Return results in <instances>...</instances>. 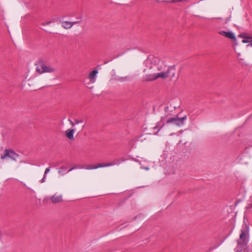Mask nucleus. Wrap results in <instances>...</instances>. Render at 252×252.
<instances>
[{"instance_id": "obj_1", "label": "nucleus", "mask_w": 252, "mask_h": 252, "mask_svg": "<svg viewBox=\"0 0 252 252\" xmlns=\"http://www.w3.org/2000/svg\"><path fill=\"white\" fill-rule=\"evenodd\" d=\"M144 63L146 68L143 70L145 73L144 78L148 81H154L159 78L166 79L168 77L170 72L174 70L159 58L153 56L149 57Z\"/></svg>"}, {"instance_id": "obj_2", "label": "nucleus", "mask_w": 252, "mask_h": 252, "mask_svg": "<svg viewBox=\"0 0 252 252\" xmlns=\"http://www.w3.org/2000/svg\"><path fill=\"white\" fill-rule=\"evenodd\" d=\"M249 242V227L245 225L241 229L240 238L237 240V245L235 249V252H242L243 249L247 246Z\"/></svg>"}, {"instance_id": "obj_3", "label": "nucleus", "mask_w": 252, "mask_h": 252, "mask_svg": "<svg viewBox=\"0 0 252 252\" xmlns=\"http://www.w3.org/2000/svg\"><path fill=\"white\" fill-rule=\"evenodd\" d=\"M36 71L39 74L44 73H52L56 71L55 68L51 65H46L43 61H39L35 64Z\"/></svg>"}, {"instance_id": "obj_4", "label": "nucleus", "mask_w": 252, "mask_h": 252, "mask_svg": "<svg viewBox=\"0 0 252 252\" xmlns=\"http://www.w3.org/2000/svg\"><path fill=\"white\" fill-rule=\"evenodd\" d=\"M121 161L118 159H116L112 162L106 163H99L96 165L87 164L86 165H81L80 168L85 169L87 170L95 169L98 168L111 166L115 165H119Z\"/></svg>"}, {"instance_id": "obj_5", "label": "nucleus", "mask_w": 252, "mask_h": 252, "mask_svg": "<svg viewBox=\"0 0 252 252\" xmlns=\"http://www.w3.org/2000/svg\"><path fill=\"white\" fill-rule=\"evenodd\" d=\"M187 119V116H185L182 118L172 117L168 119L166 121V124H173L174 125L178 126H182L184 124V121Z\"/></svg>"}, {"instance_id": "obj_6", "label": "nucleus", "mask_w": 252, "mask_h": 252, "mask_svg": "<svg viewBox=\"0 0 252 252\" xmlns=\"http://www.w3.org/2000/svg\"><path fill=\"white\" fill-rule=\"evenodd\" d=\"M16 156V153L11 149H5L4 153L0 156L1 159H11L14 160Z\"/></svg>"}, {"instance_id": "obj_7", "label": "nucleus", "mask_w": 252, "mask_h": 252, "mask_svg": "<svg viewBox=\"0 0 252 252\" xmlns=\"http://www.w3.org/2000/svg\"><path fill=\"white\" fill-rule=\"evenodd\" d=\"M219 33L223 36H224L225 37L232 39L233 41L236 40V37L234 34L233 32H226L224 31H220L219 32Z\"/></svg>"}, {"instance_id": "obj_8", "label": "nucleus", "mask_w": 252, "mask_h": 252, "mask_svg": "<svg viewBox=\"0 0 252 252\" xmlns=\"http://www.w3.org/2000/svg\"><path fill=\"white\" fill-rule=\"evenodd\" d=\"M240 37L244 38L242 40V42L244 43H252V37L247 36L245 34H241L239 35Z\"/></svg>"}, {"instance_id": "obj_9", "label": "nucleus", "mask_w": 252, "mask_h": 252, "mask_svg": "<svg viewBox=\"0 0 252 252\" xmlns=\"http://www.w3.org/2000/svg\"><path fill=\"white\" fill-rule=\"evenodd\" d=\"M51 200L53 203L56 204L58 203H60L63 201L62 196L60 195H53L51 198Z\"/></svg>"}, {"instance_id": "obj_10", "label": "nucleus", "mask_w": 252, "mask_h": 252, "mask_svg": "<svg viewBox=\"0 0 252 252\" xmlns=\"http://www.w3.org/2000/svg\"><path fill=\"white\" fill-rule=\"evenodd\" d=\"M74 129H68L66 131V136L70 140H74Z\"/></svg>"}, {"instance_id": "obj_11", "label": "nucleus", "mask_w": 252, "mask_h": 252, "mask_svg": "<svg viewBox=\"0 0 252 252\" xmlns=\"http://www.w3.org/2000/svg\"><path fill=\"white\" fill-rule=\"evenodd\" d=\"M97 73L98 71L96 69L93 70L90 73L89 77L92 82L94 83L95 81V78Z\"/></svg>"}, {"instance_id": "obj_12", "label": "nucleus", "mask_w": 252, "mask_h": 252, "mask_svg": "<svg viewBox=\"0 0 252 252\" xmlns=\"http://www.w3.org/2000/svg\"><path fill=\"white\" fill-rule=\"evenodd\" d=\"M62 26L64 29H68L73 26V23L69 21H64L62 23Z\"/></svg>"}, {"instance_id": "obj_13", "label": "nucleus", "mask_w": 252, "mask_h": 252, "mask_svg": "<svg viewBox=\"0 0 252 252\" xmlns=\"http://www.w3.org/2000/svg\"><path fill=\"white\" fill-rule=\"evenodd\" d=\"M66 170L67 167L65 166H62L58 169V173L60 175H63L67 172Z\"/></svg>"}, {"instance_id": "obj_14", "label": "nucleus", "mask_w": 252, "mask_h": 252, "mask_svg": "<svg viewBox=\"0 0 252 252\" xmlns=\"http://www.w3.org/2000/svg\"><path fill=\"white\" fill-rule=\"evenodd\" d=\"M246 208L248 209L252 208V196L250 197L249 202L248 204V205Z\"/></svg>"}, {"instance_id": "obj_15", "label": "nucleus", "mask_w": 252, "mask_h": 252, "mask_svg": "<svg viewBox=\"0 0 252 252\" xmlns=\"http://www.w3.org/2000/svg\"><path fill=\"white\" fill-rule=\"evenodd\" d=\"M74 122H75V124L77 125L80 123H82L84 122L83 119H74Z\"/></svg>"}, {"instance_id": "obj_16", "label": "nucleus", "mask_w": 252, "mask_h": 252, "mask_svg": "<svg viewBox=\"0 0 252 252\" xmlns=\"http://www.w3.org/2000/svg\"><path fill=\"white\" fill-rule=\"evenodd\" d=\"M81 165H75L74 166H73L72 167L70 168L68 171L67 172H69L71 171H72V170L74 169H76V168H80V167Z\"/></svg>"}, {"instance_id": "obj_17", "label": "nucleus", "mask_w": 252, "mask_h": 252, "mask_svg": "<svg viewBox=\"0 0 252 252\" xmlns=\"http://www.w3.org/2000/svg\"><path fill=\"white\" fill-rule=\"evenodd\" d=\"M50 171V167H47L45 170V172H44V175H45L46 176L47 174Z\"/></svg>"}, {"instance_id": "obj_18", "label": "nucleus", "mask_w": 252, "mask_h": 252, "mask_svg": "<svg viewBox=\"0 0 252 252\" xmlns=\"http://www.w3.org/2000/svg\"><path fill=\"white\" fill-rule=\"evenodd\" d=\"M53 22H54V21H48V22H45V23H42V25L43 26H46V25H49V24H51Z\"/></svg>"}, {"instance_id": "obj_19", "label": "nucleus", "mask_w": 252, "mask_h": 252, "mask_svg": "<svg viewBox=\"0 0 252 252\" xmlns=\"http://www.w3.org/2000/svg\"><path fill=\"white\" fill-rule=\"evenodd\" d=\"M68 121L70 122V124L72 126H74L75 125H76L75 122L74 121L73 122L72 121L70 120V119H68Z\"/></svg>"}, {"instance_id": "obj_20", "label": "nucleus", "mask_w": 252, "mask_h": 252, "mask_svg": "<svg viewBox=\"0 0 252 252\" xmlns=\"http://www.w3.org/2000/svg\"><path fill=\"white\" fill-rule=\"evenodd\" d=\"M46 178V176L45 175H44L42 179L40 180V182L41 183H44L45 181Z\"/></svg>"}, {"instance_id": "obj_21", "label": "nucleus", "mask_w": 252, "mask_h": 252, "mask_svg": "<svg viewBox=\"0 0 252 252\" xmlns=\"http://www.w3.org/2000/svg\"><path fill=\"white\" fill-rule=\"evenodd\" d=\"M230 17L226 18V21H225V23H227L230 20Z\"/></svg>"}, {"instance_id": "obj_22", "label": "nucleus", "mask_w": 252, "mask_h": 252, "mask_svg": "<svg viewBox=\"0 0 252 252\" xmlns=\"http://www.w3.org/2000/svg\"><path fill=\"white\" fill-rule=\"evenodd\" d=\"M78 23H79V21H75V22H72V23H73V25L74 24H77Z\"/></svg>"}, {"instance_id": "obj_23", "label": "nucleus", "mask_w": 252, "mask_h": 252, "mask_svg": "<svg viewBox=\"0 0 252 252\" xmlns=\"http://www.w3.org/2000/svg\"><path fill=\"white\" fill-rule=\"evenodd\" d=\"M159 125H157L155 127H154V129H158V126H159Z\"/></svg>"}, {"instance_id": "obj_24", "label": "nucleus", "mask_w": 252, "mask_h": 252, "mask_svg": "<svg viewBox=\"0 0 252 252\" xmlns=\"http://www.w3.org/2000/svg\"><path fill=\"white\" fill-rule=\"evenodd\" d=\"M168 106H167V107H166L165 108V111H168Z\"/></svg>"}, {"instance_id": "obj_25", "label": "nucleus", "mask_w": 252, "mask_h": 252, "mask_svg": "<svg viewBox=\"0 0 252 252\" xmlns=\"http://www.w3.org/2000/svg\"><path fill=\"white\" fill-rule=\"evenodd\" d=\"M164 126V124H162V126H160V128H159V129H158V131H159V130L162 128V127H163Z\"/></svg>"}, {"instance_id": "obj_26", "label": "nucleus", "mask_w": 252, "mask_h": 252, "mask_svg": "<svg viewBox=\"0 0 252 252\" xmlns=\"http://www.w3.org/2000/svg\"><path fill=\"white\" fill-rule=\"evenodd\" d=\"M165 119V117H162L161 118V121H164Z\"/></svg>"}, {"instance_id": "obj_27", "label": "nucleus", "mask_w": 252, "mask_h": 252, "mask_svg": "<svg viewBox=\"0 0 252 252\" xmlns=\"http://www.w3.org/2000/svg\"><path fill=\"white\" fill-rule=\"evenodd\" d=\"M144 169H146V170H148L149 169V167H144Z\"/></svg>"}, {"instance_id": "obj_28", "label": "nucleus", "mask_w": 252, "mask_h": 252, "mask_svg": "<svg viewBox=\"0 0 252 252\" xmlns=\"http://www.w3.org/2000/svg\"><path fill=\"white\" fill-rule=\"evenodd\" d=\"M175 75V72H173V74H172V76H174Z\"/></svg>"}, {"instance_id": "obj_29", "label": "nucleus", "mask_w": 252, "mask_h": 252, "mask_svg": "<svg viewBox=\"0 0 252 252\" xmlns=\"http://www.w3.org/2000/svg\"><path fill=\"white\" fill-rule=\"evenodd\" d=\"M217 19H221V20L222 19L221 18H217Z\"/></svg>"}, {"instance_id": "obj_30", "label": "nucleus", "mask_w": 252, "mask_h": 252, "mask_svg": "<svg viewBox=\"0 0 252 252\" xmlns=\"http://www.w3.org/2000/svg\"><path fill=\"white\" fill-rule=\"evenodd\" d=\"M53 166H54V167H56V166H57L56 164H55L53 165Z\"/></svg>"}, {"instance_id": "obj_31", "label": "nucleus", "mask_w": 252, "mask_h": 252, "mask_svg": "<svg viewBox=\"0 0 252 252\" xmlns=\"http://www.w3.org/2000/svg\"><path fill=\"white\" fill-rule=\"evenodd\" d=\"M251 46H252V43H251Z\"/></svg>"}, {"instance_id": "obj_32", "label": "nucleus", "mask_w": 252, "mask_h": 252, "mask_svg": "<svg viewBox=\"0 0 252 252\" xmlns=\"http://www.w3.org/2000/svg\"><path fill=\"white\" fill-rule=\"evenodd\" d=\"M127 78V76H126V77H125V78H126H126Z\"/></svg>"}]
</instances>
